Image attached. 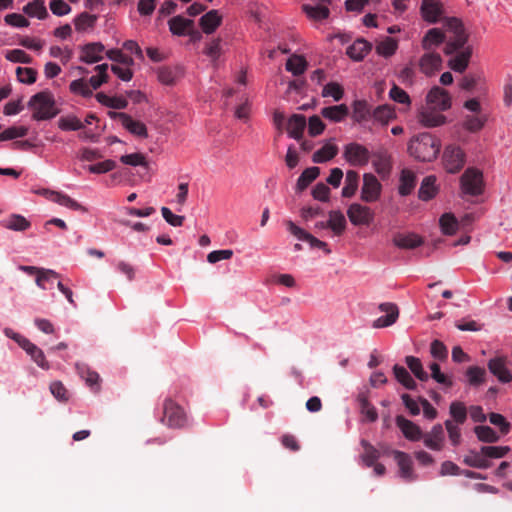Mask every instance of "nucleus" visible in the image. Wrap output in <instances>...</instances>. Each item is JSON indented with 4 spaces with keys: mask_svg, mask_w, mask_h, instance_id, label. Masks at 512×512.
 Returning a JSON list of instances; mask_svg holds the SVG:
<instances>
[{
    "mask_svg": "<svg viewBox=\"0 0 512 512\" xmlns=\"http://www.w3.org/2000/svg\"><path fill=\"white\" fill-rule=\"evenodd\" d=\"M303 10L307 14V16L313 20L320 21L328 18L329 16V9L325 5H304Z\"/></svg>",
    "mask_w": 512,
    "mask_h": 512,
    "instance_id": "nucleus-53",
    "label": "nucleus"
},
{
    "mask_svg": "<svg viewBox=\"0 0 512 512\" xmlns=\"http://www.w3.org/2000/svg\"><path fill=\"white\" fill-rule=\"evenodd\" d=\"M361 445L364 449L361 458L367 467H372L379 459L380 452L365 439L361 440Z\"/></svg>",
    "mask_w": 512,
    "mask_h": 512,
    "instance_id": "nucleus-45",
    "label": "nucleus"
},
{
    "mask_svg": "<svg viewBox=\"0 0 512 512\" xmlns=\"http://www.w3.org/2000/svg\"><path fill=\"white\" fill-rule=\"evenodd\" d=\"M424 445L434 451H440L444 446V429L441 424H436L430 432L422 436Z\"/></svg>",
    "mask_w": 512,
    "mask_h": 512,
    "instance_id": "nucleus-19",
    "label": "nucleus"
},
{
    "mask_svg": "<svg viewBox=\"0 0 512 512\" xmlns=\"http://www.w3.org/2000/svg\"><path fill=\"white\" fill-rule=\"evenodd\" d=\"M168 25L172 34L182 36L187 34L188 31L194 27V21L178 15L172 17L168 21Z\"/></svg>",
    "mask_w": 512,
    "mask_h": 512,
    "instance_id": "nucleus-27",
    "label": "nucleus"
},
{
    "mask_svg": "<svg viewBox=\"0 0 512 512\" xmlns=\"http://www.w3.org/2000/svg\"><path fill=\"white\" fill-rule=\"evenodd\" d=\"M442 66V58L435 51H426L419 60V68L421 72L430 76L440 70Z\"/></svg>",
    "mask_w": 512,
    "mask_h": 512,
    "instance_id": "nucleus-18",
    "label": "nucleus"
},
{
    "mask_svg": "<svg viewBox=\"0 0 512 512\" xmlns=\"http://www.w3.org/2000/svg\"><path fill=\"white\" fill-rule=\"evenodd\" d=\"M460 187L465 195H481L485 187L482 171L474 167L467 168L460 178Z\"/></svg>",
    "mask_w": 512,
    "mask_h": 512,
    "instance_id": "nucleus-4",
    "label": "nucleus"
},
{
    "mask_svg": "<svg viewBox=\"0 0 512 512\" xmlns=\"http://www.w3.org/2000/svg\"><path fill=\"white\" fill-rule=\"evenodd\" d=\"M181 75L179 67L162 66L158 68V80L164 85H173Z\"/></svg>",
    "mask_w": 512,
    "mask_h": 512,
    "instance_id": "nucleus-37",
    "label": "nucleus"
},
{
    "mask_svg": "<svg viewBox=\"0 0 512 512\" xmlns=\"http://www.w3.org/2000/svg\"><path fill=\"white\" fill-rule=\"evenodd\" d=\"M359 175L356 171L349 170L346 173L345 186L342 189V196L346 198L352 197L358 187Z\"/></svg>",
    "mask_w": 512,
    "mask_h": 512,
    "instance_id": "nucleus-47",
    "label": "nucleus"
},
{
    "mask_svg": "<svg viewBox=\"0 0 512 512\" xmlns=\"http://www.w3.org/2000/svg\"><path fill=\"white\" fill-rule=\"evenodd\" d=\"M349 114L348 106L345 104L324 107L321 110V115L333 122L343 121Z\"/></svg>",
    "mask_w": 512,
    "mask_h": 512,
    "instance_id": "nucleus-29",
    "label": "nucleus"
},
{
    "mask_svg": "<svg viewBox=\"0 0 512 512\" xmlns=\"http://www.w3.org/2000/svg\"><path fill=\"white\" fill-rule=\"evenodd\" d=\"M510 448L508 446H482V453L488 458L498 459L506 456Z\"/></svg>",
    "mask_w": 512,
    "mask_h": 512,
    "instance_id": "nucleus-64",
    "label": "nucleus"
},
{
    "mask_svg": "<svg viewBox=\"0 0 512 512\" xmlns=\"http://www.w3.org/2000/svg\"><path fill=\"white\" fill-rule=\"evenodd\" d=\"M440 147L439 139L430 133L424 132L411 138L408 144V152L419 161L430 162L436 159Z\"/></svg>",
    "mask_w": 512,
    "mask_h": 512,
    "instance_id": "nucleus-1",
    "label": "nucleus"
},
{
    "mask_svg": "<svg viewBox=\"0 0 512 512\" xmlns=\"http://www.w3.org/2000/svg\"><path fill=\"white\" fill-rule=\"evenodd\" d=\"M472 53V46H467L466 48L455 51L448 61V66L455 72L463 73L469 65Z\"/></svg>",
    "mask_w": 512,
    "mask_h": 512,
    "instance_id": "nucleus-14",
    "label": "nucleus"
},
{
    "mask_svg": "<svg viewBox=\"0 0 512 512\" xmlns=\"http://www.w3.org/2000/svg\"><path fill=\"white\" fill-rule=\"evenodd\" d=\"M423 243V238L415 233H396L393 237V244L400 249H414Z\"/></svg>",
    "mask_w": 512,
    "mask_h": 512,
    "instance_id": "nucleus-24",
    "label": "nucleus"
},
{
    "mask_svg": "<svg viewBox=\"0 0 512 512\" xmlns=\"http://www.w3.org/2000/svg\"><path fill=\"white\" fill-rule=\"evenodd\" d=\"M326 225H328L335 235L340 236L345 231L347 222L341 211L332 210L329 212V220L326 221Z\"/></svg>",
    "mask_w": 512,
    "mask_h": 512,
    "instance_id": "nucleus-31",
    "label": "nucleus"
},
{
    "mask_svg": "<svg viewBox=\"0 0 512 512\" xmlns=\"http://www.w3.org/2000/svg\"><path fill=\"white\" fill-rule=\"evenodd\" d=\"M347 216L355 226L369 225L374 219V212L368 206L353 203L347 209Z\"/></svg>",
    "mask_w": 512,
    "mask_h": 512,
    "instance_id": "nucleus-10",
    "label": "nucleus"
},
{
    "mask_svg": "<svg viewBox=\"0 0 512 512\" xmlns=\"http://www.w3.org/2000/svg\"><path fill=\"white\" fill-rule=\"evenodd\" d=\"M416 185V176L409 169H403L400 176L399 194L409 195Z\"/></svg>",
    "mask_w": 512,
    "mask_h": 512,
    "instance_id": "nucleus-38",
    "label": "nucleus"
},
{
    "mask_svg": "<svg viewBox=\"0 0 512 512\" xmlns=\"http://www.w3.org/2000/svg\"><path fill=\"white\" fill-rule=\"evenodd\" d=\"M371 118L374 122L380 123L381 125H387L391 120L396 118V113L393 107L390 105L384 104L376 107L372 111Z\"/></svg>",
    "mask_w": 512,
    "mask_h": 512,
    "instance_id": "nucleus-32",
    "label": "nucleus"
},
{
    "mask_svg": "<svg viewBox=\"0 0 512 512\" xmlns=\"http://www.w3.org/2000/svg\"><path fill=\"white\" fill-rule=\"evenodd\" d=\"M405 362L411 372L415 375L417 379L420 381H427L429 375L424 371L422 363L419 358L414 356H407Z\"/></svg>",
    "mask_w": 512,
    "mask_h": 512,
    "instance_id": "nucleus-50",
    "label": "nucleus"
},
{
    "mask_svg": "<svg viewBox=\"0 0 512 512\" xmlns=\"http://www.w3.org/2000/svg\"><path fill=\"white\" fill-rule=\"evenodd\" d=\"M337 154L338 147L334 144L327 143L313 154L312 161L314 163H324L333 159Z\"/></svg>",
    "mask_w": 512,
    "mask_h": 512,
    "instance_id": "nucleus-40",
    "label": "nucleus"
},
{
    "mask_svg": "<svg viewBox=\"0 0 512 512\" xmlns=\"http://www.w3.org/2000/svg\"><path fill=\"white\" fill-rule=\"evenodd\" d=\"M466 376L471 386H479L485 382L486 371L484 368L478 366H470L466 370Z\"/></svg>",
    "mask_w": 512,
    "mask_h": 512,
    "instance_id": "nucleus-52",
    "label": "nucleus"
},
{
    "mask_svg": "<svg viewBox=\"0 0 512 512\" xmlns=\"http://www.w3.org/2000/svg\"><path fill=\"white\" fill-rule=\"evenodd\" d=\"M449 412L453 422L462 425L467 419V408L464 403L455 401L450 404Z\"/></svg>",
    "mask_w": 512,
    "mask_h": 512,
    "instance_id": "nucleus-48",
    "label": "nucleus"
},
{
    "mask_svg": "<svg viewBox=\"0 0 512 512\" xmlns=\"http://www.w3.org/2000/svg\"><path fill=\"white\" fill-rule=\"evenodd\" d=\"M508 359L505 356H498L488 361L489 371L498 379L501 383H509L512 381V373L508 369Z\"/></svg>",
    "mask_w": 512,
    "mask_h": 512,
    "instance_id": "nucleus-12",
    "label": "nucleus"
},
{
    "mask_svg": "<svg viewBox=\"0 0 512 512\" xmlns=\"http://www.w3.org/2000/svg\"><path fill=\"white\" fill-rule=\"evenodd\" d=\"M320 174V169L316 166L306 168L299 176L296 184L298 191L305 190Z\"/></svg>",
    "mask_w": 512,
    "mask_h": 512,
    "instance_id": "nucleus-41",
    "label": "nucleus"
},
{
    "mask_svg": "<svg viewBox=\"0 0 512 512\" xmlns=\"http://www.w3.org/2000/svg\"><path fill=\"white\" fill-rule=\"evenodd\" d=\"M463 462L470 467L477 469H487L491 466V462L482 453V448L479 452L471 450L465 457Z\"/></svg>",
    "mask_w": 512,
    "mask_h": 512,
    "instance_id": "nucleus-34",
    "label": "nucleus"
},
{
    "mask_svg": "<svg viewBox=\"0 0 512 512\" xmlns=\"http://www.w3.org/2000/svg\"><path fill=\"white\" fill-rule=\"evenodd\" d=\"M111 119L119 120L122 126L133 135L146 138L148 136L147 128L141 121L134 120L130 115L123 112H108Z\"/></svg>",
    "mask_w": 512,
    "mask_h": 512,
    "instance_id": "nucleus-9",
    "label": "nucleus"
},
{
    "mask_svg": "<svg viewBox=\"0 0 512 512\" xmlns=\"http://www.w3.org/2000/svg\"><path fill=\"white\" fill-rule=\"evenodd\" d=\"M445 428L447 430L451 444L453 446H458L461 443V430L459 425L448 419L445 421Z\"/></svg>",
    "mask_w": 512,
    "mask_h": 512,
    "instance_id": "nucleus-63",
    "label": "nucleus"
},
{
    "mask_svg": "<svg viewBox=\"0 0 512 512\" xmlns=\"http://www.w3.org/2000/svg\"><path fill=\"white\" fill-rule=\"evenodd\" d=\"M97 17L89 13L83 12L76 17L74 24L78 31H84L88 28H92L96 23Z\"/></svg>",
    "mask_w": 512,
    "mask_h": 512,
    "instance_id": "nucleus-58",
    "label": "nucleus"
},
{
    "mask_svg": "<svg viewBox=\"0 0 512 512\" xmlns=\"http://www.w3.org/2000/svg\"><path fill=\"white\" fill-rule=\"evenodd\" d=\"M372 45L363 38H359L350 45L346 54L354 61H361L371 51Z\"/></svg>",
    "mask_w": 512,
    "mask_h": 512,
    "instance_id": "nucleus-25",
    "label": "nucleus"
},
{
    "mask_svg": "<svg viewBox=\"0 0 512 512\" xmlns=\"http://www.w3.org/2000/svg\"><path fill=\"white\" fill-rule=\"evenodd\" d=\"M76 370L89 387L95 391L99 390L100 376L97 372L92 371L86 364L80 363L76 364Z\"/></svg>",
    "mask_w": 512,
    "mask_h": 512,
    "instance_id": "nucleus-35",
    "label": "nucleus"
},
{
    "mask_svg": "<svg viewBox=\"0 0 512 512\" xmlns=\"http://www.w3.org/2000/svg\"><path fill=\"white\" fill-rule=\"evenodd\" d=\"M446 31H442L440 28L429 29L422 41L421 46L425 51H434L435 48L445 43Z\"/></svg>",
    "mask_w": 512,
    "mask_h": 512,
    "instance_id": "nucleus-23",
    "label": "nucleus"
},
{
    "mask_svg": "<svg viewBox=\"0 0 512 512\" xmlns=\"http://www.w3.org/2000/svg\"><path fill=\"white\" fill-rule=\"evenodd\" d=\"M58 126L64 131H76L84 127V124L75 116L62 117L58 121Z\"/></svg>",
    "mask_w": 512,
    "mask_h": 512,
    "instance_id": "nucleus-60",
    "label": "nucleus"
},
{
    "mask_svg": "<svg viewBox=\"0 0 512 512\" xmlns=\"http://www.w3.org/2000/svg\"><path fill=\"white\" fill-rule=\"evenodd\" d=\"M2 226L13 231H26L31 227V223L20 214H12L7 220H4Z\"/></svg>",
    "mask_w": 512,
    "mask_h": 512,
    "instance_id": "nucleus-36",
    "label": "nucleus"
},
{
    "mask_svg": "<svg viewBox=\"0 0 512 512\" xmlns=\"http://www.w3.org/2000/svg\"><path fill=\"white\" fill-rule=\"evenodd\" d=\"M53 198V202L58 203L62 206L70 208L72 210L81 211L83 213L88 212V209L82 206L80 203L72 199L66 194H51Z\"/></svg>",
    "mask_w": 512,
    "mask_h": 512,
    "instance_id": "nucleus-51",
    "label": "nucleus"
},
{
    "mask_svg": "<svg viewBox=\"0 0 512 512\" xmlns=\"http://www.w3.org/2000/svg\"><path fill=\"white\" fill-rule=\"evenodd\" d=\"M344 159L352 166H364L369 162V150L359 143H349L344 147Z\"/></svg>",
    "mask_w": 512,
    "mask_h": 512,
    "instance_id": "nucleus-7",
    "label": "nucleus"
},
{
    "mask_svg": "<svg viewBox=\"0 0 512 512\" xmlns=\"http://www.w3.org/2000/svg\"><path fill=\"white\" fill-rule=\"evenodd\" d=\"M221 22L222 17L218 11L210 10L200 18L199 25L204 33L211 34L221 25Z\"/></svg>",
    "mask_w": 512,
    "mask_h": 512,
    "instance_id": "nucleus-26",
    "label": "nucleus"
},
{
    "mask_svg": "<svg viewBox=\"0 0 512 512\" xmlns=\"http://www.w3.org/2000/svg\"><path fill=\"white\" fill-rule=\"evenodd\" d=\"M437 109L423 108L418 114V121L425 127H437L446 122V117Z\"/></svg>",
    "mask_w": 512,
    "mask_h": 512,
    "instance_id": "nucleus-22",
    "label": "nucleus"
},
{
    "mask_svg": "<svg viewBox=\"0 0 512 512\" xmlns=\"http://www.w3.org/2000/svg\"><path fill=\"white\" fill-rule=\"evenodd\" d=\"M344 95V90L340 84L330 82L322 90L323 97H332L335 101H340Z\"/></svg>",
    "mask_w": 512,
    "mask_h": 512,
    "instance_id": "nucleus-61",
    "label": "nucleus"
},
{
    "mask_svg": "<svg viewBox=\"0 0 512 512\" xmlns=\"http://www.w3.org/2000/svg\"><path fill=\"white\" fill-rule=\"evenodd\" d=\"M307 68V62L302 56L293 55L286 62V69L294 75H301Z\"/></svg>",
    "mask_w": 512,
    "mask_h": 512,
    "instance_id": "nucleus-54",
    "label": "nucleus"
},
{
    "mask_svg": "<svg viewBox=\"0 0 512 512\" xmlns=\"http://www.w3.org/2000/svg\"><path fill=\"white\" fill-rule=\"evenodd\" d=\"M396 49L397 42L390 37H387L385 40L381 41L376 46L377 53L384 57H390L395 53Z\"/></svg>",
    "mask_w": 512,
    "mask_h": 512,
    "instance_id": "nucleus-59",
    "label": "nucleus"
},
{
    "mask_svg": "<svg viewBox=\"0 0 512 512\" xmlns=\"http://www.w3.org/2000/svg\"><path fill=\"white\" fill-rule=\"evenodd\" d=\"M397 427L403 435L410 441H419L422 439L423 433L421 428L414 422L406 419L402 415H398L395 419Z\"/></svg>",
    "mask_w": 512,
    "mask_h": 512,
    "instance_id": "nucleus-20",
    "label": "nucleus"
},
{
    "mask_svg": "<svg viewBox=\"0 0 512 512\" xmlns=\"http://www.w3.org/2000/svg\"><path fill=\"white\" fill-rule=\"evenodd\" d=\"M436 177L435 176H427L423 179L421 186L418 191V196L423 201H428L432 199L436 194Z\"/></svg>",
    "mask_w": 512,
    "mask_h": 512,
    "instance_id": "nucleus-39",
    "label": "nucleus"
},
{
    "mask_svg": "<svg viewBox=\"0 0 512 512\" xmlns=\"http://www.w3.org/2000/svg\"><path fill=\"white\" fill-rule=\"evenodd\" d=\"M28 108L32 110V119L36 121L49 120L59 114L54 95L49 90L34 94L28 102Z\"/></svg>",
    "mask_w": 512,
    "mask_h": 512,
    "instance_id": "nucleus-3",
    "label": "nucleus"
},
{
    "mask_svg": "<svg viewBox=\"0 0 512 512\" xmlns=\"http://www.w3.org/2000/svg\"><path fill=\"white\" fill-rule=\"evenodd\" d=\"M474 433L481 442L495 443L499 441V435L489 426L479 425L474 428Z\"/></svg>",
    "mask_w": 512,
    "mask_h": 512,
    "instance_id": "nucleus-49",
    "label": "nucleus"
},
{
    "mask_svg": "<svg viewBox=\"0 0 512 512\" xmlns=\"http://www.w3.org/2000/svg\"><path fill=\"white\" fill-rule=\"evenodd\" d=\"M108 82L105 76L94 75L90 77L87 83L84 79H77L70 83V91L74 94L81 95L83 97L92 96V89L97 90L102 84Z\"/></svg>",
    "mask_w": 512,
    "mask_h": 512,
    "instance_id": "nucleus-8",
    "label": "nucleus"
},
{
    "mask_svg": "<svg viewBox=\"0 0 512 512\" xmlns=\"http://www.w3.org/2000/svg\"><path fill=\"white\" fill-rule=\"evenodd\" d=\"M5 58L13 63L30 64L33 61L32 57L21 49L7 50Z\"/></svg>",
    "mask_w": 512,
    "mask_h": 512,
    "instance_id": "nucleus-55",
    "label": "nucleus"
},
{
    "mask_svg": "<svg viewBox=\"0 0 512 512\" xmlns=\"http://www.w3.org/2000/svg\"><path fill=\"white\" fill-rule=\"evenodd\" d=\"M352 109V118L355 122L362 123L372 116L371 107L366 100H355Z\"/></svg>",
    "mask_w": 512,
    "mask_h": 512,
    "instance_id": "nucleus-33",
    "label": "nucleus"
},
{
    "mask_svg": "<svg viewBox=\"0 0 512 512\" xmlns=\"http://www.w3.org/2000/svg\"><path fill=\"white\" fill-rule=\"evenodd\" d=\"M443 26L446 33H448V36L446 35L444 47L445 55H452L455 51L469 46L467 44L469 34L460 19L456 17L446 18Z\"/></svg>",
    "mask_w": 512,
    "mask_h": 512,
    "instance_id": "nucleus-2",
    "label": "nucleus"
},
{
    "mask_svg": "<svg viewBox=\"0 0 512 512\" xmlns=\"http://www.w3.org/2000/svg\"><path fill=\"white\" fill-rule=\"evenodd\" d=\"M161 422L170 428L180 429L187 424V415L184 409L171 398L163 403V416Z\"/></svg>",
    "mask_w": 512,
    "mask_h": 512,
    "instance_id": "nucleus-5",
    "label": "nucleus"
},
{
    "mask_svg": "<svg viewBox=\"0 0 512 512\" xmlns=\"http://www.w3.org/2000/svg\"><path fill=\"white\" fill-rule=\"evenodd\" d=\"M380 192L381 184L378 179L372 174H365L361 190V199L368 203L374 202L379 198Z\"/></svg>",
    "mask_w": 512,
    "mask_h": 512,
    "instance_id": "nucleus-13",
    "label": "nucleus"
},
{
    "mask_svg": "<svg viewBox=\"0 0 512 512\" xmlns=\"http://www.w3.org/2000/svg\"><path fill=\"white\" fill-rule=\"evenodd\" d=\"M104 50L105 47L100 42L85 44L80 48L81 54L79 59L87 64L97 63L103 59Z\"/></svg>",
    "mask_w": 512,
    "mask_h": 512,
    "instance_id": "nucleus-17",
    "label": "nucleus"
},
{
    "mask_svg": "<svg viewBox=\"0 0 512 512\" xmlns=\"http://www.w3.org/2000/svg\"><path fill=\"white\" fill-rule=\"evenodd\" d=\"M373 165L378 174L385 175L390 172V156L386 151H379L374 154Z\"/></svg>",
    "mask_w": 512,
    "mask_h": 512,
    "instance_id": "nucleus-46",
    "label": "nucleus"
},
{
    "mask_svg": "<svg viewBox=\"0 0 512 512\" xmlns=\"http://www.w3.org/2000/svg\"><path fill=\"white\" fill-rule=\"evenodd\" d=\"M23 11L30 17H37L38 19H45L48 17V12L45 7L44 0H34L29 2Z\"/></svg>",
    "mask_w": 512,
    "mask_h": 512,
    "instance_id": "nucleus-44",
    "label": "nucleus"
},
{
    "mask_svg": "<svg viewBox=\"0 0 512 512\" xmlns=\"http://www.w3.org/2000/svg\"><path fill=\"white\" fill-rule=\"evenodd\" d=\"M24 350L32 358V360L42 369L48 370L50 368L49 362L46 360L43 351L33 344L30 340L23 341Z\"/></svg>",
    "mask_w": 512,
    "mask_h": 512,
    "instance_id": "nucleus-30",
    "label": "nucleus"
},
{
    "mask_svg": "<svg viewBox=\"0 0 512 512\" xmlns=\"http://www.w3.org/2000/svg\"><path fill=\"white\" fill-rule=\"evenodd\" d=\"M16 75L20 82L26 84H33L37 79V71L33 68L28 67H17Z\"/></svg>",
    "mask_w": 512,
    "mask_h": 512,
    "instance_id": "nucleus-62",
    "label": "nucleus"
},
{
    "mask_svg": "<svg viewBox=\"0 0 512 512\" xmlns=\"http://www.w3.org/2000/svg\"><path fill=\"white\" fill-rule=\"evenodd\" d=\"M28 128L25 126H12L0 133V141L13 140L26 136Z\"/></svg>",
    "mask_w": 512,
    "mask_h": 512,
    "instance_id": "nucleus-56",
    "label": "nucleus"
},
{
    "mask_svg": "<svg viewBox=\"0 0 512 512\" xmlns=\"http://www.w3.org/2000/svg\"><path fill=\"white\" fill-rule=\"evenodd\" d=\"M426 102L429 108L446 111L451 107L449 93L438 86L433 87L427 94Z\"/></svg>",
    "mask_w": 512,
    "mask_h": 512,
    "instance_id": "nucleus-11",
    "label": "nucleus"
},
{
    "mask_svg": "<svg viewBox=\"0 0 512 512\" xmlns=\"http://www.w3.org/2000/svg\"><path fill=\"white\" fill-rule=\"evenodd\" d=\"M358 402L360 405V412L365 416L369 422H375L378 419V413L376 408L369 402L368 397L365 394H359Z\"/></svg>",
    "mask_w": 512,
    "mask_h": 512,
    "instance_id": "nucleus-43",
    "label": "nucleus"
},
{
    "mask_svg": "<svg viewBox=\"0 0 512 512\" xmlns=\"http://www.w3.org/2000/svg\"><path fill=\"white\" fill-rule=\"evenodd\" d=\"M379 310L381 312H385L387 315L377 318L372 324L373 328H383L391 326L397 321L399 317L398 307L394 303H381L379 305Z\"/></svg>",
    "mask_w": 512,
    "mask_h": 512,
    "instance_id": "nucleus-16",
    "label": "nucleus"
},
{
    "mask_svg": "<svg viewBox=\"0 0 512 512\" xmlns=\"http://www.w3.org/2000/svg\"><path fill=\"white\" fill-rule=\"evenodd\" d=\"M442 232L446 235H452L456 232L457 219L449 213L443 214L439 220Z\"/></svg>",
    "mask_w": 512,
    "mask_h": 512,
    "instance_id": "nucleus-57",
    "label": "nucleus"
},
{
    "mask_svg": "<svg viewBox=\"0 0 512 512\" xmlns=\"http://www.w3.org/2000/svg\"><path fill=\"white\" fill-rule=\"evenodd\" d=\"M421 15L429 23H437L443 13V5L439 0H422Z\"/></svg>",
    "mask_w": 512,
    "mask_h": 512,
    "instance_id": "nucleus-15",
    "label": "nucleus"
},
{
    "mask_svg": "<svg viewBox=\"0 0 512 512\" xmlns=\"http://www.w3.org/2000/svg\"><path fill=\"white\" fill-rule=\"evenodd\" d=\"M306 127V118L300 114H293L288 120L287 132L291 138L300 140Z\"/></svg>",
    "mask_w": 512,
    "mask_h": 512,
    "instance_id": "nucleus-28",
    "label": "nucleus"
},
{
    "mask_svg": "<svg viewBox=\"0 0 512 512\" xmlns=\"http://www.w3.org/2000/svg\"><path fill=\"white\" fill-rule=\"evenodd\" d=\"M442 160L445 170L455 174L465 165L466 154L460 146L451 144L445 147Z\"/></svg>",
    "mask_w": 512,
    "mask_h": 512,
    "instance_id": "nucleus-6",
    "label": "nucleus"
},
{
    "mask_svg": "<svg viewBox=\"0 0 512 512\" xmlns=\"http://www.w3.org/2000/svg\"><path fill=\"white\" fill-rule=\"evenodd\" d=\"M393 372L395 375V378L406 388L409 390H415L417 387L416 382L411 377L410 373L407 371V369L403 366H400L398 364L394 365Z\"/></svg>",
    "mask_w": 512,
    "mask_h": 512,
    "instance_id": "nucleus-42",
    "label": "nucleus"
},
{
    "mask_svg": "<svg viewBox=\"0 0 512 512\" xmlns=\"http://www.w3.org/2000/svg\"><path fill=\"white\" fill-rule=\"evenodd\" d=\"M392 454L399 467L400 476L406 481L414 480L415 475L411 457L407 453L398 450H394Z\"/></svg>",
    "mask_w": 512,
    "mask_h": 512,
    "instance_id": "nucleus-21",
    "label": "nucleus"
}]
</instances>
